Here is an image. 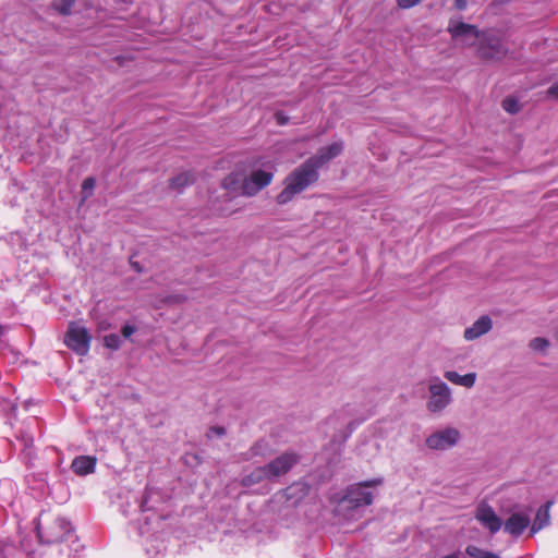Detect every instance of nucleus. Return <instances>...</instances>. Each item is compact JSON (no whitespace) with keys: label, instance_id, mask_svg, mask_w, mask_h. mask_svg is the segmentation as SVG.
Returning <instances> with one entry per match:
<instances>
[{"label":"nucleus","instance_id":"f257e3e1","mask_svg":"<svg viewBox=\"0 0 558 558\" xmlns=\"http://www.w3.org/2000/svg\"><path fill=\"white\" fill-rule=\"evenodd\" d=\"M319 180V168L308 158L293 169L283 180V189L276 196L279 205L291 202L295 195L304 192Z\"/></svg>","mask_w":558,"mask_h":558},{"label":"nucleus","instance_id":"4be33fe9","mask_svg":"<svg viewBox=\"0 0 558 558\" xmlns=\"http://www.w3.org/2000/svg\"><path fill=\"white\" fill-rule=\"evenodd\" d=\"M121 338L117 333H110L104 337V345L110 350L117 351L121 348Z\"/></svg>","mask_w":558,"mask_h":558},{"label":"nucleus","instance_id":"4468645a","mask_svg":"<svg viewBox=\"0 0 558 558\" xmlns=\"http://www.w3.org/2000/svg\"><path fill=\"white\" fill-rule=\"evenodd\" d=\"M342 143H332L319 149L317 155L310 157L320 169L326 162L337 157L342 151Z\"/></svg>","mask_w":558,"mask_h":558},{"label":"nucleus","instance_id":"6ab92c4d","mask_svg":"<svg viewBox=\"0 0 558 558\" xmlns=\"http://www.w3.org/2000/svg\"><path fill=\"white\" fill-rule=\"evenodd\" d=\"M195 182V175L191 171L181 172L170 179L169 185L172 190L181 191L183 187L191 185Z\"/></svg>","mask_w":558,"mask_h":558},{"label":"nucleus","instance_id":"c756f323","mask_svg":"<svg viewBox=\"0 0 558 558\" xmlns=\"http://www.w3.org/2000/svg\"><path fill=\"white\" fill-rule=\"evenodd\" d=\"M547 95L558 99V82L548 88Z\"/></svg>","mask_w":558,"mask_h":558},{"label":"nucleus","instance_id":"dca6fc26","mask_svg":"<svg viewBox=\"0 0 558 558\" xmlns=\"http://www.w3.org/2000/svg\"><path fill=\"white\" fill-rule=\"evenodd\" d=\"M553 505V501H547L544 506H542L535 515L534 522L531 526V533L535 534L542 529L546 527L550 521L549 509Z\"/></svg>","mask_w":558,"mask_h":558},{"label":"nucleus","instance_id":"1a4fd4ad","mask_svg":"<svg viewBox=\"0 0 558 558\" xmlns=\"http://www.w3.org/2000/svg\"><path fill=\"white\" fill-rule=\"evenodd\" d=\"M429 391L430 398L427 404L429 411L439 412L449 404L451 396L449 387L445 383L438 381L436 384H432L429 386Z\"/></svg>","mask_w":558,"mask_h":558},{"label":"nucleus","instance_id":"393cba45","mask_svg":"<svg viewBox=\"0 0 558 558\" xmlns=\"http://www.w3.org/2000/svg\"><path fill=\"white\" fill-rule=\"evenodd\" d=\"M530 347L536 351H545L549 347V341L542 337H536L531 340Z\"/></svg>","mask_w":558,"mask_h":558},{"label":"nucleus","instance_id":"f8f14e48","mask_svg":"<svg viewBox=\"0 0 558 558\" xmlns=\"http://www.w3.org/2000/svg\"><path fill=\"white\" fill-rule=\"evenodd\" d=\"M530 525L529 515L520 512L512 513L505 522L504 529L507 533L519 536Z\"/></svg>","mask_w":558,"mask_h":558},{"label":"nucleus","instance_id":"2eb2a0df","mask_svg":"<svg viewBox=\"0 0 558 558\" xmlns=\"http://www.w3.org/2000/svg\"><path fill=\"white\" fill-rule=\"evenodd\" d=\"M72 471L77 475H87L95 471L96 458L90 456L76 457L72 462Z\"/></svg>","mask_w":558,"mask_h":558},{"label":"nucleus","instance_id":"f3484780","mask_svg":"<svg viewBox=\"0 0 558 558\" xmlns=\"http://www.w3.org/2000/svg\"><path fill=\"white\" fill-rule=\"evenodd\" d=\"M445 378L448 379L450 383L459 386H463L466 388H471L475 384L476 374L475 373H469L465 375H460L454 371H447L445 372Z\"/></svg>","mask_w":558,"mask_h":558},{"label":"nucleus","instance_id":"c85d7f7f","mask_svg":"<svg viewBox=\"0 0 558 558\" xmlns=\"http://www.w3.org/2000/svg\"><path fill=\"white\" fill-rule=\"evenodd\" d=\"M135 332V327L132 325H124L121 329V333L125 339H129Z\"/></svg>","mask_w":558,"mask_h":558},{"label":"nucleus","instance_id":"ddd939ff","mask_svg":"<svg viewBox=\"0 0 558 558\" xmlns=\"http://www.w3.org/2000/svg\"><path fill=\"white\" fill-rule=\"evenodd\" d=\"M492 319L488 316H481L471 327L464 330V338L469 341L475 340L487 333L492 329Z\"/></svg>","mask_w":558,"mask_h":558},{"label":"nucleus","instance_id":"5701e85b","mask_svg":"<svg viewBox=\"0 0 558 558\" xmlns=\"http://www.w3.org/2000/svg\"><path fill=\"white\" fill-rule=\"evenodd\" d=\"M501 107L506 112L509 113H517L521 109L519 101L514 97H506L501 101Z\"/></svg>","mask_w":558,"mask_h":558},{"label":"nucleus","instance_id":"c9c22d12","mask_svg":"<svg viewBox=\"0 0 558 558\" xmlns=\"http://www.w3.org/2000/svg\"><path fill=\"white\" fill-rule=\"evenodd\" d=\"M2 335H3V327L0 326V338L2 337Z\"/></svg>","mask_w":558,"mask_h":558},{"label":"nucleus","instance_id":"a878e982","mask_svg":"<svg viewBox=\"0 0 558 558\" xmlns=\"http://www.w3.org/2000/svg\"><path fill=\"white\" fill-rule=\"evenodd\" d=\"M238 184H239V178H238V174H235V173H231V174L227 175L222 180V183H221L222 187L226 190H235Z\"/></svg>","mask_w":558,"mask_h":558},{"label":"nucleus","instance_id":"72a5a7b5","mask_svg":"<svg viewBox=\"0 0 558 558\" xmlns=\"http://www.w3.org/2000/svg\"><path fill=\"white\" fill-rule=\"evenodd\" d=\"M211 430L215 432L217 435H223L225 434V428L223 427H213Z\"/></svg>","mask_w":558,"mask_h":558},{"label":"nucleus","instance_id":"7c9ffc66","mask_svg":"<svg viewBox=\"0 0 558 558\" xmlns=\"http://www.w3.org/2000/svg\"><path fill=\"white\" fill-rule=\"evenodd\" d=\"M466 5H468V2L466 0H454V7L458 9V10H465L466 9Z\"/></svg>","mask_w":558,"mask_h":558},{"label":"nucleus","instance_id":"a211bd4d","mask_svg":"<svg viewBox=\"0 0 558 558\" xmlns=\"http://www.w3.org/2000/svg\"><path fill=\"white\" fill-rule=\"evenodd\" d=\"M270 478L266 465L255 468L250 474L245 475L241 480V485L248 487L260 483L262 481Z\"/></svg>","mask_w":558,"mask_h":558},{"label":"nucleus","instance_id":"7ed1b4c3","mask_svg":"<svg viewBox=\"0 0 558 558\" xmlns=\"http://www.w3.org/2000/svg\"><path fill=\"white\" fill-rule=\"evenodd\" d=\"M38 537L43 543L53 544L65 539L71 532V524L63 518L39 522L36 526Z\"/></svg>","mask_w":558,"mask_h":558},{"label":"nucleus","instance_id":"f03ea898","mask_svg":"<svg viewBox=\"0 0 558 558\" xmlns=\"http://www.w3.org/2000/svg\"><path fill=\"white\" fill-rule=\"evenodd\" d=\"M508 47L502 39L489 32H483L476 48V54L485 61H500L507 57Z\"/></svg>","mask_w":558,"mask_h":558},{"label":"nucleus","instance_id":"b1692460","mask_svg":"<svg viewBox=\"0 0 558 558\" xmlns=\"http://www.w3.org/2000/svg\"><path fill=\"white\" fill-rule=\"evenodd\" d=\"M96 180L93 177L86 178L82 183V193L84 194L83 198L87 199L92 196L93 190L95 187Z\"/></svg>","mask_w":558,"mask_h":558},{"label":"nucleus","instance_id":"6e6552de","mask_svg":"<svg viewBox=\"0 0 558 558\" xmlns=\"http://www.w3.org/2000/svg\"><path fill=\"white\" fill-rule=\"evenodd\" d=\"M460 440V433L453 427L433 433L426 438V446L433 450H446L452 448Z\"/></svg>","mask_w":558,"mask_h":558},{"label":"nucleus","instance_id":"f704fd0d","mask_svg":"<svg viewBox=\"0 0 558 558\" xmlns=\"http://www.w3.org/2000/svg\"><path fill=\"white\" fill-rule=\"evenodd\" d=\"M132 265L137 271H141L140 265L137 263H134Z\"/></svg>","mask_w":558,"mask_h":558},{"label":"nucleus","instance_id":"412c9836","mask_svg":"<svg viewBox=\"0 0 558 558\" xmlns=\"http://www.w3.org/2000/svg\"><path fill=\"white\" fill-rule=\"evenodd\" d=\"M465 554L472 558H500L497 554L484 550L475 545H468Z\"/></svg>","mask_w":558,"mask_h":558},{"label":"nucleus","instance_id":"cd10ccee","mask_svg":"<svg viewBox=\"0 0 558 558\" xmlns=\"http://www.w3.org/2000/svg\"><path fill=\"white\" fill-rule=\"evenodd\" d=\"M275 120L278 125H286L289 122V117L286 116L283 112L278 111L275 113Z\"/></svg>","mask_w":558,"mask_h":558},{"label":"nucleus","instance_id":"9b49d317","mask_svg":"<svg viewBox=\"0 0 558 558\" xmlns=\"http://www.w3.org/2000/svg\"><path fill=\"white\" fill-rule=\"evenodd\" d=\"M475 518L481 524L487 527L492 534L497 533L502 525L500 518L495 513L494 509L486 504H481L477 507Z\"/></svg>","mask_w":558,"mask_h":558},{"label":"nucleus","instance_id":"e433bc0d","mask_svg":"<svg viewBox=\"0 0 558 558\" xmlns=\"http://www.w3.org/2000/svg\"><path fill=\"white\" fill-rule=\"evenodd\" d=\"M555 337H556V339L558 340V330L556 331V336H555Z\"/></svg>","mask_w":558,"mask_h":558},{"label":"nucleus","instance_id":"423d86ee","mask_svg":"<svg viewBox=\"0 0 558 558\" xmlns=\"http://www.w3.org/2000/svg\"><path fill=\"white\" fill-rule=\"evenodd\" d=\"M383 483L381 478H374L359 483L348 488L344 500L352 507L369 506L373 502V494L364 488L378 486Z\"/></svg>","mask_w":558,"mask_h":558},{"label":"nucleus","instance_id":"20e7f679","mask_svg":"<svg viewBox=\"0 0 558 558\" xmlns=\"http://www.w3.org/2000/svg\"><path fill=\"white\" fill-rule=\"evenodd\" d=\"M92 337L87 328L76 323H70L65 337V345L78 355H86L89 351Z\"/></svg>","mask_w":558,"mask_h":558},{"label":"nucleus","instance_id":"bb28decb","mask_svg":"<svg viewBox=\"0 0 558 558\" xmlns=\"http://www.w3.org/2000/svg\"><path fill=\"white\" fill-rule=\"evenodd\" d=\"M422 0H397V4L401 9H410L418 4Z\"/></svg>","mask_w":558,"mask_h":558},{"label":"nucleus","instance_id":"9d476101","mask_svg":"<svg viewBox=\"0 0 558 558\" xmlns=\"http://www.w3.org/2000/svg\"><path fill=\"white\" fill-rule=\"evenodd\" d=\"M299 459L300 457L294 452H284L270 461L266 465L270 478L287 474L299 462Z\"/></svg>","mask_w":558,"mask_h":558},{"label":"nucleus","instance_id":"0eeeda50","mask_svg":"<svg viewBox=\"0 0 558 558\" xmlns=\"http://www.w3.org/2000/svg\"><path fill=\"white\" fill-rule=\"evenodd\" d=\"M274 179V173L262 169L253 170L241 185L242 194L245 196H254L263 189L268 186Z\"/></svg>","mask_w":558,"mask_h":558},{"label":"nucleus","instance_id":"aec40b11","mask_svg":"<svg viewBox=\"0 0 558 558\" xmlns=\"http://www.w3.org/2000/svg\"><path fill=\"white\" fill-rule=\"evenodd\" d=\"M75 1L76 0H53L51 2V9L60 15L66 16L71 14Z\"/></svg>","mask_w":558,"mask_h":558},{"label":"nucleus","instance_id":"39448f33","mask_svg":"<svg viewBox=\"0 0 558 558\" xmlns=\"http://www.w3.org/2000/svg\"><path fill=\"white\" fill-rule=\"evenodd\" d=\"M447 32L450 34L452 40H460L462 46L465 47L474 46L476 41L481 40L483 34L476 25L452 20L449 22Z\"/></svg>","mask_w":558,"mask_h":558},{"label":"nucleus","instance_id":"473e14b6","mask_svg":"<svg viewBox=\"0 0 558 558\" xmlns=\"http://www.w3.org/2000/svg\"><path fill=\"white\" fill-rule=\"evenodd\" d=\"M111 325L108 323V322H100L99 325H98V328L100 330H106L110 327Z\"/></svg>","mask_w":558,"mask_h":558},{"label":"nucleus","instance_id":"2f4dec72","mask_svg":"<svg viewBox=\"0 0 558 558\" xmlns=\"http://www.w3.org/2000/svg\"><path fill=\"white\" fill-rule=\"evenodd\" d=\"M460 557H461V551L457 550L452 554L444 556L442 558H460Z\"/></svg>","mask_w":558,"mask_h":558}]
</instances>
